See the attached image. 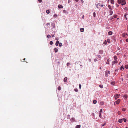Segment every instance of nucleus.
Wrapping results in <instances>:
<instances>
[{
  "label": "nucleus",
  "instance_id": "obj_1",
  "mask_svg": "<svg viewBox=\"0 0 128 128\" xmlns=\"http://www.w3.org/2000/svg\"><path fill=\"white\" fill-rule=\"evenodd\" d=\"M120 99H118L117 100V101L115 102L114 103V105H115L116 104H118L120 103Z\"/></svg>",
  "mask_w": 128,
  "mask_h": 128
},
{
  "label": "nucleus",
  "instance_id": "obj_2",
  "mask_svg": "<svg viewBox=\"0 0 128 128\" xmlns=\"http://www.w3.org/2000/svg\"><path fill=\"white\" fill-rule=\"evenodd\" d=\"M126 4V2L125 0H122L121 3V4L122 5H125Z\"/></svg>",
  "mask_w": 128,
  "mask_h": 128
},
{
  "label": "nucleus",
  "instance_id": "obj_3",
  "mask_svg": "<svg viewBox=\"0 0 128 128\" xmlns=\"http://www.w3.org/2000/svg\"><path fill=\"white\" fill-rule=\"evenodd\" d=\"M98 6L101 7H102L104 6V5L103 4H100V3H99L96 4V7L98 8Z\"/></svg>",
  "mask_w": 128,
  "mask_h": 128
},
{
  "label": "nucleus",
  "instance_id": "obj_4",
  "mask_svg": "<svg viewBox=\"0 0 128 128\" xmlns=\"http://www.w3.org/2000/svg\"><path fill=\"white\" fill-rule=\"evenodd\" d=\"M120 95L118 94H116L115 96H114L115 99L116 100L117 98L119 97Z\"/></svg>",
  "mask_w": 128,
  "mask_h": 128
},
{
  "label": "nucleus",
  "instance_id": "obj_5",
  "mask_svg": "<svg viewBox=\"0 0 128 128\" xmlns=\"http://www.w3.org/2000/svg\"><path fill=\"white\" fill-rule=\"evenodd\" d=\"M70 121L72 122H75V119L73 118H71L70 119Z\"/></svg>",
  "mask_w": 128,
  "mask_h": 128
},
{
  "label": "nucleus",
  "instance_id": "obj_6",
  "mask_svg": "<svg viewBox=\"0 0 128 128\" xmlns=\"http://www.w3.org/2000/svg\"><path fill=\"white\" fill-rule=\"evenodd\" d=\"M58 7L59 8H63V6L59 4L58 6Z\"/></svg>",
  "mask_w": 128,
  "mask_h": 128
},
{
  "label": "nucleus",
  "instance_id": "obj_7",
  "mask_svg": "<svg viewBox=\"0 0 128 128\" xmlns=\"http://www.w3.org/2000/svg\"><path fill=\"white\" fill-rule=\"evenodd\" d=\"M118 63V61L117 60H115L113 61L112 63V64L113 65L117 63Z\"/></svg>",
  "mask_w": 128,
  "mask_h": 128
},
{
  "label": "nucleus",
  "instance_id": "obj_8",
  "mask_svg": "<svg viewBox=\"0 0 128 128\" xmlns=\"http://www.w3.org/2000/svg\"><path fill=\"white\" fill-rule=\"evenodd\" d=\"M127 35V34L126 33H124L122 34V36L124 37H126V36Z\"/></svg>",
  "mask_w": 128,
  "mask_h": 128
},
{
  "label": "nucleus",
  "instance_id": "obj_9",
  "mask_svg": "<svg viewBox=\"0 0 128 128\" xmlns=\"http://www.w3.org/2000/svg\"><path fill=\"white\" fill-rule=\"evenodd\" d=\"M67 77H66L64 78V82H67Z\"/></svg>",
  "mask_w": 128,
  "mask_h": 128
},
{
  "label": "nucleus",
  "instance_id": "obj_10",
  "mask_svg": "<svg viewBox=\"0 0 128 128\" xmlns=\"http://www.w3.org/2000/svg\"><path fill=\"white\" fill-rule=\"evenodd\" d=\"M112 31H109L108 32V34L109 35H111L112 34Z\"/></svg>",
  "mask_w": 128,
  "mask_h": 128
},
{
  "label": "nucleus",
  "instance_id": "obj_11",
  "mask_svg": "<svg viewBox=\"0 0 128 128\" xmlns=\"http://www.w3.org/2000/svg\"><path fill=\"white\" fill-rule=\"evenodd\" d=\"M122 121H123V119H120L118 120V122H119L121 123L122 122Z\"/></svg>",
  "mask_w": 128,
  "mask_h": 128
},
{
  "label": "nucleus",
  "instance_id": "obj_12",
  "mask_svg": "<svg viewBox=\"0 0 128 128\" xmlns=\"http://www.w3.org/2000/svg\"><path fill=\"white\" fill-rule=\"evenodd\" d=\"M109 12L110 13V15H112L113 13V12L111 10H110Z\"/></svg>",
  "mask_w": 128,
  "mask_h": 128
},
{
  "label": "nucleus",
  "instance_id": "obj_13",
  "mask_svg": "<svg viewBox=\"0 0 128 128\" xmlns=\"http://www.w3.org/2000/svg\"><path fill=\"white\" fill-rule=\"evenodd\" d=\"M59 42L58 41H57L56 42L55 44L56 46H58V44H59Z\"/></svg>",
  "mask_w": 128,
  "mask_h": 128
},
{
  "label": "nucleus",
  "instance_id": "obj_14",
  "mask_svg": "<svg viewBox=\"0 0 128 128\" xmlns=\"http://www.w3.org/2000/svg\"><path fill=\"white\" fill-rule=\"evenodd\" d=\"M122 0H118V2L119 4H120L121 3Z\"/></svg>",
  "mask_w": 128,
  "mask_h": 128
},
{
  "label": "nucleus",
  "instance_id": "obj_15",
  "mask_svg": "<svg viewBox=\"0 0 128 128\" xmlns=\"http://www.w3.org/2000/svg\"><path fill=\"white\" fill-rule=\"evenodd\" d=\"M54 50L55 52H56L58 51V50L57 48H55L54 49Z\"/></svg>",
  "mask_w": 128,
  "mask_h": 128
},
{
  "label": "nucleus",
  "instance_id": "obj_16",
  "mask_svg": "<svg viewBox=\"0 0 128 128\" xmlns=\"http://www.w3.org/2000/svg\"><path fill=\"white\" fill-rule=\"evenodd\" d=\"M108 8H109V9L111 10H112V8H111V6L110 5H109L108 6Z\"/></svg>",
  "mask_w": 128,
  "mask_h": 128
},
{
  "label": "nucleus",
  "instance_id": "obj_17",
  "mask_svg": "<svg viewBox=\"0 0 128 128\" xmlns=\"http://www.w3.org/2000/svg\"><path fill=\"white\" fill-rule=\"evenodd\" d=\"M80 31L81 32H83L84 31V28H81L80 29Z\"/></svg>",
  "mask_w": 128,
  "mask_h": 128
},
{
  "label": "nucleus",
  "instance_id": "obj_18",
  "mask_svg": "<svg viewBox=\"0 0 128 128\" xmlns=\"http://www.w3.org/2000/svg\"><path fill=\"white\" fill-rule=\"evenodd\" d=\"M110 2L112 4H114V0H111Z\"/></svg>",
  "mask_w": 128,
  "mask_h": 128
},
{
  "label": "nucleus",
  "instance_id": "obj_19",
  "mask_svg": "<svg viewBox=\"0 0 128 128\" xmlns=\"http://www.w3.org/2000/svg\"><path fill=\"white\" fill-rule=\"evenodd\" d=\"M96 102L97 101L95 100H94L93 102V103L94 104H96Z\"/></svg>",
  "mask_w": 128,
  "mask_h": 128
},
{
  "label": "nucleus",
  "instance_id": "obj_20",
  "mask_svg": "<svg viewBox=\"0 0 128 128\" xmlns=\"http://www.w3.org/2000/svg\"><path fill=\"white\" fill-rule=\"evenodd\" d=\"M103 52V51L102 50H100L99 51V54H102Z\"/></svg>",
  "mask_w": 128,
  "mask_h": 128
},
{
  "label": "nucleus",
  "instance_id": "obj_21",
  "mask_svg": "<svg viewBox=\"0 0 128 128\" xmlns=\"http://www.w3.org/2000/svg\"><path fill=\"white\" fill-rule=\"evenodd\" d=\"M80 125H77L76 126V128H80Z\"/></svg>",
  "mask_w": 128,
  "mask_h": 128
},
{
  "label": "nucleus",
  "instance_id": "obj_22",
  "mask_svg": "<svg viewBox=\"0 0 128 128\" xmlns=\"http://www.w3.org/2000/svg\"><path fill=\"white\" fill-rule=\"evenodd\" d=\"M120 70H123L124 69V68L122 66L121 67H120Z\"/></svg>",
  "mask_w": 128,
  "mask_h": 128
},
{
  "label": "nucleus",
  "instance_id": "obj_23",
  "mask_svg": "<svg viewBox=\"0 0 128 128\" xmlns=\"http://www.w3.org/2000/svg\"><path fill=\"white\" fill-rule=\"evenodd\" d=\"M109 62H110V60L109 59H108L107 60V62H106V64H109Z\"/></svg>",
  "mask_w": 128,
  "mask_h": 128
},
{
  "label": "nucleus",
  "instance_id": "obj_24",
  "mask_svg": "<svg viewBox=\"0 0 128 128\" xmlns=\"http://www.w3.org/2000/svg\"><path fill=\"white\" fill-rule=\"evenodd\" d=\"M46 13L48 14H49L50 12V11H49V10H46Z\"/></svg>",
  "mask_w": 128,
  "mask_h": 128
},
{
  "label": "nucleus",
  "instance_id": "obj_25",
  "mask_svg": "<svg viewBox=\"0 0 128 128\" xmlns=\"http://www.w3.org/2000/svg\"><path fill=\"white\" fill-rule=\"evenodd\" d=\"M93 16L94 17H96V14L95 12H94L93 13Z\"/></svg>",
  "mask_w": 128,
  "mask_h": 128
},
{
  "label": "nucleus",
  "instance_id": "obj_26",
  "mask_svg": "<svg viewBox=\"0 0 128 128\" xmlns=\"http://www.w3.org/2000/svg\"><path fill=\"white\" fill-rule=\"evenodd\" d=\"M105 75L106 77H108V74H107V72H106L105 73Z\"/></svg>",
  "mask_w": 128,
  "mask_h": 128
},
{
  "label": "nucleus",
  "instance_id": "obj_27",
  "mask_svg": "<svg viewBox=\"0 0 128 128\" xmlns=\"http://www.w3.org/2000/svg\"><path fill=\"white\" fill-rule=\"evenodd\" d=\"M58 90H60L61 89V87L60 86H59L58 88Z\"/></svg>",
  "mask_w": 128,
  "mask_h": 128
},
{
  "label": "nucleus",
  "instance_id": "obj_28",
  "mask_svg": "<svg viewBox=\"0 0 128 128\" xmlns=\"http://www.w3.org/2000/svg\"><path fill=\"white\" fill-rule=\"evenodd\" d=\"M114 60H116L117 59V56H114Z\"/></svg>",
  "mask_w": 128,
  "mask_h": 128
},
{
  "label": "nucleus",
  "instance_id": "obj_29",
  "mask_svg": "<svg viewBox=\"0 0 128 128\" xmlns=\"http://www.w3.org/2000/svg\"><path fill=\"white\" fill-rule=\"evenodd\" d=\"M100 104L101 105H102L104 104V103L103 102H100Z\"/></svg>",
  "mask_w": 128,
  "mask_h": 128
},
{
  "label": "nucleus",
  "instance_id": "obj_30",
  "mask_svg": "<svg viewBox=\"0 0 128 128\" xmlns=\"http://www.w3.org/2000/svg\"><path fill=\"white\" fill-rule=\"evenodd\" d=\"M99 87L101 88H102L103 87V86L102 85H99Z\"/></svg>",
  "mask_w": 128,
  "mask_h": 128
},
{
  "label": "nucleus",
  "instance_id": "obj_31",
  "mask_svg": "<svg viewBox=\"0 0 128 128\" xmlns=\"http://www.w3.org/2000/svg\"><path fill=\"white\" fill-rule=\"evenodd\" d=\"M128 15V14H124V17L125 18H126V20L127 19V18H126V15Z\"/></svg>",
  "mask_w": 128,
  "mask_h": 128
},
{
  "label": "nucleus",
  "instance_id": "obj_32",
  "mask_svg": "<svg viewBox=\"0 0 128 128\" xmlns=\"http://www.w3.org/2000/svg\"><path fill=\"white\" fill-rule=\"evenodd\" d=\"M47 37L48 38H49L51 37V36L49 34L47 36Z\"/></svg>",
  "mask_w": 128,
  "mask_h": 128
},
{
  "label": "nucleus",
  "instance_id": "obj_33",
  "mask_svg": "<svg viewBox=\"0 0 128 128\" xmlns=\"http://www.w3.org/2000/svg\"><path fill=\"white\" fill-rule=\"evenodd\" d=\"M124 97L125 98H127V96L126 95H124Z\"/></svg>",
  "mask_w": 128,
  "mask_h": 128
},
{
  "label": "nucleus",
  "instance_id": "obj_34",
  "mask_svg": "<svg viewBox=\"0 0 128 128\" xmlns=\"http://www.w3.org/2000/svg\"><path fill=\"white\" fill-rule=\"evenodd\" d=\"M122 119L124 122H126V120L125 118H123Z\"/></svg>",
  "mask_w": 128,
  "mask_h": 128
},
{
  "label": "nucleus",
  "instance_id": "obj_35",
  "mask_svg": "<svg viewBox=\"0 0 128 128\" xmlns=\"http://www.w3.org/2000/svg\"><path fill=\"white\" fill-rule=\"evenodd\" d=\"M50 44L51 45H52L53 44V42L52 41H50Z\"/></svg>",
  "mask_w": 128,
  "mask_h": 128
},
{
  "label": "nucleus",
  "instance_id": "obj_36",
  "mask_svg": "<svg viewBox=\"0 0 128 128\" xmlns=\"http://www.w3.org/2000/svg\"><path fill=\"white\" fill-rule=\"evenodd\" d=\"M106 72H107L108 74H110V71H106Z\"/></svg>",
  "mask_w": 128,
  "mask_h": 128
},
{
  "label": "nucleus",
  "instance_id": "obj_37",
  "mask_svg": "<svg viewBox=\"0 0 128 128\" xmlns=\"http://www.w3.org/2000/svg\"><path fill=\"white\" fill-rule=\"evenodd\" d=\"M62 46V44L61 43H60L59 44V46Z\"/></svg>",
  "mask_w": 128,
  "mask_h": 128
},
{
  "label": "nucleus",
  "instance_id": "obj_38",
  "mask_svg": "<svg viewBox=\"0 0 128 128\" xmlns=\"http://www.w3.org/2000/svg\"><path fill=\"white\" fill-rule=\"evenodd\" d=\"M74 91L76 92H77L78 91V90L77 88H75L74 89Z\"/></svg>",
  "mask_w": 128,
  "mask_h": 128
},
{
  "label": "nucleus",
  "instance_id": "obj_39",
  "mask_svg": "<svg viewBox=\"0 0 128 128\" xmlns=\"http://www.w3.org/2000/svg\"><path fill=\"white\" fill-rule=\"evenodd\" d=\"M57 16V15L56 14H55L54 15V17L55 18Z\"/></svg>",
  "mask_w": 128,
  "mask_h": 128
},
{
  "label": "nucleus",
  "instance_id": "obj_40",
  "mask_svg": "<svg viewBox=\"0 0 128 128\" xmlns=\"http://www.w3.org/2000/svg\"><path fill=\"white\" fill-rule=\"evenodd\" d=\"M117 16L116 14L114 15V18H116Z\"/></svg>",
  "mask_w": 128,
  "mask_h": 128
},
{
  "label": "nucleus",
  "instance_id": "obj_41",
  "mask_svg": "<svg viewBox=\"0 0 128 128\" xmlns=\"http://www.w3.org/2000/svg\"><path fill=\"white\" fill-rule=\"evenodd\" d=\"M126 110V109L125 108H123L122 109V110L123 111H125Z\"/></svg>",
  "mask_w": 128,
  "mask_h": 128
},
{
  "label": "nucleus",
  "instance_id": "obj_42",
  "mask_svg": "<svg viewBox=\"0 0 128 128\" xmlns=\"http://www.w3.org/2000/svg\"><path fill=\"white\" fill-rule=\"evenodd\" d=\"M104 44H107V42L106 41V40H105L104 42Z\"/></svg>",
  "mask_w": 128,
  "mask_h": 128
},
{
  "label": "nucleus",
  "instance_id": "obj_43",
  "mask_svg": "<svg viewBox=\"0 0 128 128\" xmlns=\"http://www.w3.org/2000/svg\"><path fill=\"white\" fill-rule=\"evenodd\" d=\"M79 86L80 89L81 88V86L80 84H79Z\"/></svg>",
  "mask_w": 128,
  "mask_h": 128
},
{
  "label": "nucleus",
  "instance_id": "obj_44",
  "mask_svg": "<svg viewBox=\"0 0 128 128\" xmlns=\"http://www.w3.org/2000/svg\"><path fill=\"white\" fill-rule=\"evenodd\" d=\"M70 116V115H68L67 116V118H68V119L70 118H69Z\"/></svg>",
  "mask_w": 128,
  "mask_h": 128
},
{
  "label": "nucleus",
  "instance_id": "obj_45",
  "mask_svg": "<svg viewBox=\"0 0 128 128\" xmlns=\"http://www.w3.org/2000/svg\"><path fill=\"white\" fill-rule=\"evenodd\" d=\"M99 116L100 118H101V113L100 112L99 113Z\"/></svg>",
  "mask_w": 128,
  "mask_h": 128
},
{
  "label": "nucleus",
  "instance_id": "obj_46",
  "mask_svg": "<svg viewBox=\"0 0 128 128\" xmlns=\"http://www.w3.org/2000/svg\"><path fill=\"white\" fill-rule=\"evenodd\" d=\"M70 64L69 63H68L67 64V66H68L70 65Z\"/></svg>",
  "mask_w": 128,
  "mask_h": 128
},
{
  "label": "nucleus",
  "instance_id": "obj_47",
  "mask_svg": "<svg viewBox=\"0 0 128 128\" xmlns=\"http://www.w3.org/2000/svg\"><path fill=\"white\" fill-rule=\"evenodd\" d=\"M50 23H48L47 24V25L48 26H50Z\"/></svg>",
  "mask_w": 128,
  "mask_h": 128
},
{
  "label": "nucleus",
  "instance_id": "obj_48",
  "mask_svg": "<svg viewBox=\"0 0 128 128\" xmlns=\"http://www.w3.org/2000/svg\"><path fill=\"white\" fill-rule=\"evenodd\" d=\"M111 84H112L114 85V82H111Z\"/></svg>",
  "mask_w": 128,
  "mask_h": 128
},
{
  "label": "nucleus",
  "instance_id": "obj_49",
  "mask_svg": "<svg viewBox=\"0 0 128 128\" xmlns=\"http://www.w3.org/2000/svg\"><path fill=\"white\" fill-rule=\"evenodd\" d=\"M63 12L64 13H66V12L65 10H63Z\"/></svg>",
  "mask_w": 128,
  "mask_h": 128
},
{
  "label": "nucleus",
  "instance_id": "obj_50",
  "mask_svg": "<svg viewBox=\"0 0 128 128\" xmlns=\"http://www.w3.org/2000/svg\"><path fill=\"white\" fill-rule=\"evenodd\" d=\"M110 18V19L111 20H113V19H114V18L112 17H111Z\"/></svg>",
  "mask_w": 128,
  "mask_h": 128
},
{
  "label": "nucleus",
  "instance_id": "obj_51",
  "mask_svg": "<svg viewBox=\"0 0 128 128\" xmlns=\"http://www.w3.org/2000/svg\"><path fill=\"white\" fill-rule=\"evenodd\" d=\"M106 124V123H104L102 124V126H104L105 124Z\"/></svg>",
  "mask_w": 128,
  "mask_h": 128
},
{
  "label": "nucleus",
  "instance_id": "obj_52",
  "mask_svg": "<svg viewBox=\"0 0 128 128\" xmlns=\"http://www.w3.org/2000/svg\"><path fill=\"white\" fill-rule=\"evenodd\" d=\"M42 0H38V1L40 2H41Z\"/></svg>",
  "mask_w": 128,
  "mask_h": 128
},
{
  "label": "nucleus",
  "instance_id": "obj_53",
  "mask_svg": "<svg viewBox=\"0 0 128 128\" xmlns=\"http://www.w3.org/2000/svg\"><path fill=\"white\" fill-rule=\"evenodd\" d=\"M116 6L117 7H118V6H119V5L117 3H116Z\"/></svg>",
  "mask_w": 128,
  "mask_h": 128
},
{
  "label": "nucleus",
  "instance_id": "obj_54",
  "mask_svg": "<svg viewBox=\"0 0 128 128\" xmlns=\"http://www.w3.org/2000/svg\"><path fill=\"white\" fill-rule=\"evenodd\" d=\"M98 56L99 58H100L101 57V56L99 55H98Z\"/></svg>",
  "mask_w": 128,
  "mask_h": 128
},
{
  "label": "nucleus",
  "instance_id": "obj_55",
  "mask_svg": "<svg viewBox=\"0 0 128 128\" xmlns=\"http://www.w3.org/2000/svg\"><path fill=\"white\" fill-rule=\"evenodd\" d=\"M126 42H128V38H127L126 40Z\"/></svg>",
  "mask_w": 128,
  "mask_h": 128
},
{
  "label": "nucleus",
  "instance_id": "obj_56",
  "mask_svg": "<svg viewBox=\"0 0 128 128\" xmlns=\"http://www.w3.org/2000/svg\"><path fill=\"white\" fill-rule=\"evenodd\" d=\"M102 109H101L100 110V112L101 113V112H102Z\"/></svg>",
  "mask_w": 128,
  "mask_h": 128
},
{
  "label": "nucleus",
  "instance_id": "obj_57",
  "mask_svg": "<svg viewBox=\"0 0 128 128\" xmlns=\"http://www.w3.org/2000/svg\"><path fill=\"white\" fill-rule=\"evenodd\" d=\"M81 1L82 2V3H83L84 2L83 1V0H81Z\"/></svg>",
  "mask_w": 128,
  "mask_h": 128
},
{
  "label": "nucleus",
  "instance_id": "obj_58",
  "mask_svg": "<svg viewBox=\"0 0 128 128\" xmlns=\"http://www.w3.org/2000/svg\"><path fill=\"white\" fill-rule=\"evenodd\" d=\"M70 2V0H69L68 1V3H69Z\"/></svg>",
  "mask_w": 128,
  "mask_h": 128
},
{
  "label": "nucleus",
  "instance_id": "obj_59",
  "mask_svg": "<svg viewBox=\"0 0 128 128\" xmlns=\"http://www.w3.org/2000/svg\"><path fill=\"white\" fill-rule=\"evenodd\" d=\"M52 37H54V35H53L52 34Z\"/></svg>",
  "mask_w": 128,
  "mask_h": 128
},
{
  "label": "nucleus",
  "instance_id": "obj_60",
  "mask_svg": "<svg viewBox=\"0 0 128 128\" xmlns=\"http://www.w3.org/2000/svg\"><path fill=\"white\" fill-rule=\"evenodd\" d=\"M88 60H89L90 62H91V60L90 59H89Z\"/></svg>",
  "mask_w": 128,
  "mask_h": 128
},
{
  "label": "nucleus",
  "instance_id": "obj_61",
  "mask_svg": "<svg viewBox=\"0 0 128 128\" xmlns=\"http://www.w3.org/2000/svg\"><path fill=\"white\" fill-rule=\"evenodd\" d=\"M79 0H75V1L76 2H78Z\"/></svg>",
  "mask_w": 128,
  "mask_h": 128
},
{
  "label": "nucleus",
  "instance_id": "obj_62",
  "mask_svg": "<svg viewBox=\"0 0 128 128\" xmlns=\"http://www.w3.org/2000/svg\"><path fill=\"white\" fill-rule=\"evenodd\" d=\"M94 60V61H95V62L96 61V59H95Z\"/></svg>",
  "mask_w": 128,
  "mask_h": 128
},
{
  "label": "nucleus",
  "instance_id": "obj_63",
  "mask_svg": "<svg viewBox=\"0 0 128 128\" xmlns=\"http://www.w3.org/2000/svg\"><path fill=\"white\" fill-rule=\"evenodd\" d=\"M118 114H120V112H118Z\"/></svg>",
  "mask_w": 128,
  "mask_h": 128
},
{
  "label": "nucleus",
  "instance_id": "obj_64",
  "mask_svg": "<svg viewBox=\"0 0 128 128\" xmlns=\"http://www.w3.org/2000/svg\"><path fill=\"white\" fill-rule=\"evenodd\" d=\"M127 8V7H125V9H126Z\"/></svg>",
  "mask_w": 128,
  "mask_h": 128
}]
</instances>
